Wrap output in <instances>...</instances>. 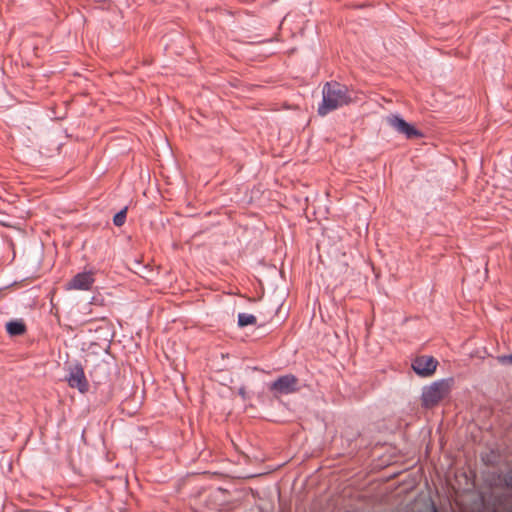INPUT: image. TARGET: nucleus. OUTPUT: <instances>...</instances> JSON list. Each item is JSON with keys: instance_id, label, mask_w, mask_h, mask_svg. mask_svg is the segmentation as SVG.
Returning a JSON list of instances; mask_svg holds the SVG:
<instances>
[{"instance_id": "nucleus-1", "label": "nucleus", "mask_w": 512, "mask_h": 512, "mask_svg": "<svg viewBox=\"0 0 512 512\" xmlns=\"http://www.w3.org/2000/svg\"><path fill=\"white\" fill-rule=\"evenodd\" d=\"M352 102L348 88L338 82H327L322 89V102L318 106L321 116Z\"/></svg>"}, {"instance_id": "nucleus-2", "label": "nucleus", "mask_w": 512, "mask_h": 512, "mask_svg": "<svg viewBox=\"0 0 512 512\" xmlns=\"http://www.w3.org/2000/svg\"><path fill=\"white\" fill-rule=\"evenodd\" d=\"M451 379H443L425 387L422 392V401L426 407L434 406L450 391Z\"/></svg>"}, {"instance_id": "nucleus-3", "label": "nucleus", "mask_w": 512, "mask_h": 512, "mask_svg": "<svg viewBox=\"0 0 512 512\" xmlns=\"http://www.w3.org/2000/svg\"><path fill=\"white\" fill-rule=\"evenodd\" d=\"M438 365V361L432 356H419L416 357L412 362V369L414 372L422 377L431 376Z\"/></svg>"}, {"instance_id": "nucleus-4", "label": "nucleus", "mask_w": 512, "mask_h": 512, "mask_svg": "<svg viewBox=\"0 0 512 512\" xmlns=\"http://www.w3.org/2000/svg\"><path fill=\"white\" fill-rule=\"evenodd\" d=\"M66 380L71 388H76L81 393L88 390V381L80 364H75L69 368Z\"/></svg>"}, {"instance_id": "nucleus-5", "label": "nucleus", "mask_w": 512, "mask_h": 512, "mask_svg": "<svg viewBox=\"0 0 512 512\" xmlns=\"http://www.w3.org/2000/svg\"><path fill=\"white\" fill-rule=\"evenodd\" d=\"M298 379L292 374L279 377L270 384V390L279 394H290L297 390Z\"/></svg>"}, {"instance_id": "nucleus-6", "label": "nucleus", "mask_w": 512, "mask_h": 512, "mask_svg": "<svg viewBox=\"0 0 512 512\" xmlns=\"http://www.w3.org/2000/svg\"><path fill=\"white\" fill-rule=\"evenodd\" d=\"M386 122L397 132L404 134L407 138L418 137L421 133L416 130L411 124L406 122L399 115L387 116Z\"/></svg>"}, {"instance_id": "nucleus-7", "label": "nucleus", "mask_w": 512, "mask_h": 512, "mask_svg": "<svg viewBox=\"0 0 512 512\" xmlns=\"http://www.w3.org/2000/svg\"><path fill=\"white\" fill-rule=\"evenodd\" d=\"M94 283L92 272L76 274L66 285L67 290H89Z\"/></svg>"}, {"instance_id": "nucleus-8", "label": "nucleus", "mask_w": 512, "mask_h": 512, "mask_svg": "<svg viewBox=\"0 0 512 512\" xmlns=\"http://www.w3.org/2000/svg\"><path fill=\"white\" fill-rule=\"evenodd\" d=\"M6 330L11 336L21 335L25 332V325L22 321H11L6 324Z\"/></svg>"}, {"instance_id": "nucleus-9", "label": "nucleus", "mask_w": 512, "mask_h": 512, "mask_svg": "<svg viewBox=\"0 0 512 512\" xmlns=\"http://www.w3.org/2000/svg\"><path fill=\"white\" fill-rule=\"evenodd\" d=\"M255 323H256V317L254 315L248 314V313H239L238 314V325L240 327L253 325Z\"/></svg>"}, {"instance_id": "nucleus-10", "label": "nucleus", "mask_w": 512, "mask_h": 512, "mask_svg": "<svg viewBox=\"0 0 512 512\" xmlns=\"http://www.w3.org/2000/svg\"><path fill=\"white\" fill-rule=\"evenodd\" d=\"M126 211H127V208H124L122 209L121 211H119L113 218V223L116 225V226H122L125 222V219H126Z\"/></svg>"}, {"instance_id": "nucleus-11", "label": "nucleus", "mask_w": 512, "mask_h": 512, "mask_svg": "<svg viewBox=\"0 0 512 512\" xmlns=\"http://www.w3.org/2000/svg\"><path fill=\"white\" fill-rule=\"evenodd\" d=\"M498 361L501 364H510L512 365V354L511 355H503L498 357Z\"/></svg>"}, {"instance_id": "nucleus-12", "label": "nucleus", "mask_w": 512, "mask_h": 512, "mask_svg": "<svg viewBox=\"0 0 512 512\" xmlns=\"http://www.w3.org/2000/svg\"><path fill=\"white\" fill-rule=\"evenodd\" d=\"M436 512V511H435Z\"/></svg>"}]
</instances>
